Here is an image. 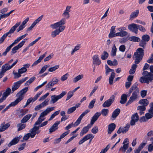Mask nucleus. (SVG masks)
Masks as SVG:
<instances>
[{
	"instance_id": "nucleus-1",
	"label": "nucleus",
	"mask_w": 153,
	"mask_h": 153,
	"mask_svg": "<svg viewBox=\"0 0 153 153\" xmlns=\"http://www.w3.org/2000/svg\"><path fill=\"white\" fill-rule=\"evenodd\" d=\"M143 50L141 48H138L137 51L134 53L133 58L134 59L135 64H134L131 68L129 71V74H134L136 69L137 67L136 64H138L142 60L144 55Z\"/></svg>"
},
{
	"instance_id": "nucleus-2",
	"label": "nucleus",
	"mask_w": 153,
	"mask_h": 153,
	"mask_svg": "<svg viewBox=\"0 0 153 153\" xmlns=\"http://www.w3.org/2000/svg\"><path fill=\"white\" fill-rule=\"evenodd\" d=\"M131 93V95L127 103V104H130L137 100L139 97V91L137 87V84L136 83L133 84L129 89L128 96H130Z\"/></svg>"
},
{
	"instance_id": "nucleus-3",
	"label": "nucleus",
	"mask_w": 153,
	"mask_h": 153,
	"mask_svg": "<svg viewBox=\"0 0 153 153\" xmlns=\"http://www.w3.org/2000/svg\"><path fill=\"white\" fill-rule=\"evenodd\" d=\"M150 69L151 72H148L146 71H144L142 74L143 76L141 77L139 79L140 82L141 83L149 84V82L153 80V65L150 66Z\"/></svg>"
},
{
	"instance_id": "nucleus-4",
	"label": "nucleus",
	"mask_w": 153,
	"mask_h": 153,
	"mask_svg": "<svg viewBox=\"0 0 153 153\" xmlns=\"http://www.w3.org/2000/svg\"><path fill=\"white\" fill-rule=\"evenodd\" d=\"M50 27L53 29H55L51 33V35L52 38H55L56 36L59 35L60 33L62 32L65 28V25H62L57 22L51 24Z\"/></svg>"
},
{
	"instance_id": "nucleus-5",
	"label": "nucleus",
	"mask_w": 153,
	"mask_h": 153,
	"mask_svg": "<svg viewBox=\"0 0 153 153\" xmlns=\"http://www.w3.org/2000/svg\"><path fill=\"white\" fill-rule=\"evenodd\" d=\"M18 61V60L16 59L11 65L7 63L2 66L1 70L0 72V79L4 76V73L10 69L15 65Z\"/></svg>"
},
{
	"instance_id": "nucleus-6",
	"label": "nucleus",
	"mask_w": 153,
	"mask_h": 153,
	"mask_svg": "<svg viewBox=\"0 0 153 153\" xmlns=\"http://www.w3.org/2000/svg\"><path fill=\"white\" fill-rule=\"evenodd\" d=\"M28 88L25 87L19 91L17 94L16 96L18 97L16 100L18 103L23 99L24 97V94L28 90Z\"/></svg>"
},
{
	"instance_id": "nucleus-7",
	"label": "nucleus",
	"mask_w": 153,
	"mask_h": 153,
	"mask_svg": "<svg viewBox=\"0 0 153 153\" xmlns=\"http://www.w3.org/2000/svg\"><path fill=\"white\" fill-rule=\"evenodd\" d=\"M67 94L65 91H62L60 94L58 95H53L51 96V99L50 102L51 103H54L59 100L61 99Z\"/></svg>"
},
{
	"instance_id": "nucleus-8",
	"label": "nucleus",
	"mask_w": 153,
	"mask_h": 153,
	"mask_svg": "<svg viewBox=\"0 0 153 153\" xmlns=\"http://www.w3.org/2000/svg\"><path fill=\"white\" fill-rule=\"evenodd\" d=\"M28 78V77H26L14 83L12 88L13 92L18 89L20 86L21 84L27 80Z\"/></svg>"
},
{
	"instance_id": "nucleus-9",
	"label": "nucleus",
	"mask_w": 153,
	"mask_h": 153,
	"mask_svg": "<svg viewBox=\"0 0 153 153\" xmlns=\"http://www.w3.org/2000/svg\"><path fill=\"white\" fill-rule=\"evenodd\" d=\"M115 96L114 95H112L110 98L105 101L102 104V106L104 108L110 107L114 100Z\"/></svg>"
},
{
	"instance_id": "nucleus-10",
	"label": "nucleus",
	"mask_w": 153,
	"mask_h": 153,
	"mask_svg": "<svg viewBox=\"0 0 153 153\" xmlns=\"http://www.w3.org/2000/svg\"><path fill=\"white\" fill-rule=\"evenodd\" d=\"M112 71H111L109 70H105V74L106 75H108L110 72H112L109 79V82L110 85L113 84V79L115 77L116 75L115 73L114 72V70L113 69H112Z\"/></svg>"
},
{
	"instance_id": "nucleus-11",
	"label": "nucleus",
	"mask_w": 153,
	"mask_h": 153,
	"mask_svg": "<svg viewBox=\"0 0 153 153\" xmlns=\"http://www.w3.org/2000/svg\"><path fill=\"white\" fill-rule=\"evenodd\" d=\"M62 16L63 18L57 22L62 25H64L65 24L66 19H68L70 17L69 13L64 12L62 14Z\"/></svg>"
},
{
	"instance_id": "nucleus-12",
	"label": "nucleus",
	"mask_w": 153,
	"mask_h": 153,
	"mask_svg": "<svg viewBox=\"0 0 153 153\" xmlns=\"http://www.w3.org/2000/svg\"><path fill=\"white\" fill-rule=\"evenodd\" d=\"M90 111L88 109H87L79 117L76 122L74 123V126H75L78 125L80 123L81 121L84 116Z\"/></svg>"
},
{
	"instance_id": "nucleus-13",
	"label": "nucleus",
	"mask_w": 153,
	"mask_h": 153,
	"mask_svg": "<svg viewBox=\"0 0 153 153\" xmlns=\"http://www.w3.org/2000/svg\"><path fill=\"white\" fill-rule=\"evenodd\" d=\"M25 39L19 43L17 45L14 47L11 50V54H14L17 51L19 48H21L25 43Z\"/></svg>"
},
{
	"instance_id": "nucleus-14",
	"label": "nucleus",
	"mask_w": 153,
	"mask_h": 153,
	"mask_svg": "<svg viewBox=\"0 0 153 153\" xmlns=\"http://www.w3.org/2000/svg\"><path fill=\"white\" fill-rule=\"evenodd\" d=\"M43 17V15H42L40 16H39V18H38L37 19L35 20L34 22L31 25V26L27 28V32L30 31L32 29V28L35 27L36 25L42 19V18Z\"/></svg>"
},
{
	"instance_id": "nucleus-15",
	"label": "nucleus",
	"mask_w": 153,
	"mask_h": 153,
	"mask_svg": "<svg viewBox=\"0 0 153 153\" xmlns=\"http://www.w3.org/2000/svg\"><path fill=\"white\" fill-rule=\"evenodd\" d=\"M94 137V136H93L92 134H88L84 137L82 140H80L79 141V145H81L86 141L88 140L90 138H91V139L90 140L89 142V143H90L91 140V139H93Z\"/></svg>"
},
{
	"instance_id": "nucleus-16",
	"label": "nucleus",
	"mask_w": 153,
	"mask_h": 153,
	"mask_svg": "<svg viewBox=\"0 0 153 153\" xmlns=\"http://www.w3.org/2000/svg\"><path fill=\"white\" fill-rule=\"evenodd\" d=\"M138 25L132 23L128 25V27L129 30L137 34L138 32Z\"/></svg>"
},
{
	"instance_id": "nucleus-17",
	"label": "nucleus",
	"mask_w": 153,
	"mask_h": 153,
	"mask_svg": "<svg viewBox=\"0 0 153 153\" xmlns=\"http://www.w3.org/2000/svg\"><path fill=\"white\" fill-rule=\"evenodd\" d=\"M139 119V117L137 113H136L133 115L131 117V120L130 121V125L134 126L135 125V123L138 121Z\"/></svg>"
},
{
	"instance_id": "nucleus-18",
	"label": "nucleus",
	"mask_w": 153,
	"mask_h": 153,
	"mask_svg": "<svg viewBox=\"0 0 153 153\" xmlns=\"http://www.w3.org/2000/svg\"><path fill=\"white\" fill-rule=\"evenodd\" d=\"M49 101V100L48 99L45 100L42 103L36 106L34 108L35 110L36 111H38L46 106L48 105Z\"/></svg>"
},
{
	"instance_id": "nucleus-19",
	"label": "nucleus",
	"mask_w": 153,
	"mask_h": 153,
	"mask_svg": "<svg viewBox=\"0 0 153 153\" xmlns=\"http://www.w3.org/2000/svg\"><path fill=\"white\" fill-rule=\"evenodd\" d=\"M93 64L96 65H99L101 63V60L99 59L98 55L96 54L92 57Z\"/></svg>"
},
{
	"instance_id": "nucleus-20",
	"label": "nucleus",
	"mask_w": 153,
	"mask_h": 153,
	"mask_svg": "<svg viewBox=\"0 0 153 153\" xmlns=\"http://www.w3.org/2000/svg\"><path fill=\"white\" fill-rule=\"evenodd\" d=\"M54 108L55 107H54L47 108L44 111L40 114V117H43L46 116L50 112L54 110Z\"/></svg>"
},
{
	"instance_id": "nucleus-21",
	"label": "nucleus",
	"mask_w": 153,
	"mask_h": 153,
	"mask_svg": "<svg viewBox=\"0 0 153 153\" xmlns=\"http://www.w3.org/2000/svg\"><path fill=\"white\" fill-rule=\"evenodd\" d=\"M60 121L56 122L49 129V133L51 134L57 129L58 128V126L60 124Z\"/></svg>"
},
{
	"instance_id": "nucleus-22",
	"label": "nucleus",
	"mask_w": 153,
	"mask_h": 153,
	"mask_svg": "<svg viewBox=\"0 0 153 153\" xmlns=\"http://www.w3.org/2000/svg\"><path fill=\"white\" fill-rule=\"evenodd\" d=\"M101 113L99 112H97L95 113L93 116L92 117L91 121L90 123L89 124L92 126L94 122L97 120L98 118L101 115Z\"/></svg>"
},
{
	"instance_id": "nucleus-23",
	"label": "nucleus",
	"mask_w": 153,
	"mask_h": 153,
	"mask_svg": "<svg viewBox=\"0 0 153 153\" xmlns=\"http://www.w3.org/2000/svg\"><path fill=\"white\" fill-rule=\"evenodd\" d=\"M10 126V124L9 123H5V122H3L0 126V132H3L7 129Z\"/></svg>"
},
{
	"instance_id": "nucleus-24",
	"label": "nucleus",
	"mask_w": 153,
	"mask_h": 153,
	"mask_svg": "<svg viewBox=\"0 0 153 153\" xmlns=\"http://www.w3.org/2000/svg\"><path fill=\"white\" fill-rule=\"evenodd\" d=\"M91 126V125L88 124L87 126L83 127L80 133V136H82L84 134H86Z\"/></svg>"
},
{
	"instance_id": "nucleus-25",
	"label": "nucleus",
	"mask_w": 153,
	"mask_h": 153,
	"mask_svg": "<svg viewBox=\"0 0 153 153\" xmlns=\"http://www.w3.org/2000/svg\"><path fill=\"white\" fill-rule=\"evenodd\" d=\"M120 111V110L119 108H117L114 110L112 114L111 119L112 120L115 119L119 114Z\"/></svg>"
},
{
	"instance_id": "nucleus-26",
	"label": "nucleus",
	"mask_w": 153,
	"mask_h": 153,
	"mask_svg": "<svg viewBox=\"0 0 153 153\" xmlns=\"http://www.w3.org/2000/svg\"><path fill=\"white\" fill-rule=\"evenodd\" d=\"M19 103L15 100V101L12 102L10 104L4 109L2 111L1 113H4L9 108L11 107L14 106L18 104Z\"/></svg>"
},
{
	"instance_id": "nucleus-27",
	"label": "nucleus",
	"mask_w": 153,
	"mask_h": 153,
	"mask_svg": "<svg viewBox=\"0 0 153 153\" xmlns=\"http://www.w3.org/2000/svg\"><path fill=\"white\" fill-rule=\"evenodd\" d=\"M20 137H15L8 144V146L10 147L11 146L15 145L17 144L20 140Z\"/></svg>"
},
{
	"instance_id": "nucleus-28",
	"label": "nucleus",
	"mask_w": 153,
	"mask_h": 153,
	"mask_svg": "<svg viewBox=\"0 0 153 153\" xmlns=\"http://www.w3.org/2000/svg\"><path fill=\"white\" fill-rule=\"evenodd\" d=\"M27 111L26 109H19L17 111V114L19 117H21L27 113Z\"/></svg>"
},
{
	"instance_id": "nucleus-29",
	"label": "nucleus",
	"mask_w": 153,
	"mask_h": 153,
	"mask_svg": "<svg viewBox=\"0 0 153 153\" xmlns=\"http://www.w3.org/2000/svg\"><path fill=\"white\" fill-rule=\"evenodd\" d=\"M116 127V125L114 123H111L108 126V132L109 134H111V132L114 130Z\"/></svg>"
},
{
	"instance_id": "nucleus-30",
	"label": "nucleus",
	"mask_w": 153,
	"mask_h": 153,
	"mask_svg": "<svg viewBox=\"0 0 153 153\" xmlns=\"http://www.w3.org/2000/svg\"><path fill=\"white\" fill-rule=\"evenodd\" d=\"M139 13V10H136L135 11L131 13L130 16V20H132L134 18L137 17Z\"/></svg>"
},
{
	"instance_id": "nucleus-31",
	"label": "nucleus",
	"mask_w": 153,
	"mask_h": 153,
	"mask_svg": "<svg viewBox=\"0 0 153 153\" xmlns=\"http://www.w3.org/2000/svg\"><path fill=\"white\" fill-rule=\"evenodd\" d=\"M47 52H46L42 55L41 56L39 59L36 61H35L33 64L32 66L36 65L39 63L41 60L45 56Z\"/></svg>"
},
{
	"instance_id": "nucleus-32",
	"label": "nucleus",
	"mask_w": 153,
	"mask_h": 153,
	"mask_svg": "<svg viewBox=\"0 0 153 153\" xmlns=\"http://www.w3.org/2000/svg\"><path fill=\"white\" fill-rule=\"evenodd\" d=\"M31 116V114H28L26 115L21 120V123H26L30 119Z\"/></svg>"
},
{
	"instance_id": "nucleus-33",
	"label": "nucleus",
	"mask_w": 153,
	"mask_h": 153,
	"mask_svg": "<svg viewBox=\"0 0 153 153\" xmlns=\"http://www.w3.org/2000/svg\"><path fill=\"white\" fill-rule=\"evenodd\" d=\"M127 95L125 94H122L121 97V100L120 101V103L122 104H125L127 100Z\"/></svg>"
},
{
	"instance_id": "nucleus-34",
	"label": "nucleus",
	"mask_w": 153,
	"mask_h": 153,
	"mask_svg": "<svg viewBox=\"0 0 153 153\" xmlns=\"http://www.w3.org/2000/svg\"><path fill=\"white\" fill-rule=\"evenodd\" d=\"M139 103L146 106L149 104V102L147 99H143L139 101Z\"/></svg>"
},
{
	"instance_id": "nucleus-35",
	"label": "nucleus",
	"mask_w": 153,
	"mask_h": 153,
	"mask_svg": "<svg viewBox=\"0 0 153 153\" xmlns=\"http://www.w3.org/2000/svg\"><path fill=\"white\" fill-rule=\"evenodd\" d=\"M84 75L83 74L79 75L73 79V82L74 83H76L79 80L83 78Z\"/></svg>"
},
{
	"instance_id": "nucleus-36",
	"label": "nucleus",
	"mask_w": 153,
	"mask_h": 153,
	"mask_svg": "<svg viewBox=\"0 0 153 153\" xmlns=\"http://www.w3.org/2000/svg\"><path fill=\"white\" fill-rule=\"evenodd\" d=\"M128 39L130 41L134 42H138L140 41V39L139 38L134 36L129 37Z\"/></svg>"
},
{
	"instance_id": "nucleus-37",
	"label": "nucleus",
	"mask_w": 153,
	"mask_h": 153,
	"mask_svg": "<svg viewBox=\"0 0 153 153\" xmlns=\"http://www.w3.org/2000/svg\"><path fill=\"white\" fill-rule=\"evenodd\" d=\"M129 146V143L126 144H123V146L121 147L120 149V151H122L124 153L126 152V150L127 149Z\"/></svg>"
},
{
	"instance_id": "nucleus-38",
	"label": "nucleus",
	"mask_w": 153,
	"mask_h": 153,
	"mask_svg": "<svg viewBox=\"0 0 153 153\" xmlns=\"http://www.w3.org/2000/svg\"><path fill=\"white\" fill-rule=\"evenodd\" d=\"M128 33L126 31H120L119 32L116 33V35L117 36L122 37L124 36L127 35Z\"/></svg>"
},
{
	"instance_id": "nucleus-39",
	"label": "nucleus",
	"mask_w": 153,
	"mask_h": 153,
	"mask_svg": "<svg viewBox=\"0 0 153 153\" xmlns=\"http://www.w3.org/2000/svg\"><path fill=\"white\" fill-rule=\"evenodd\" d=\"M117 51V48L115 44H114L112 49L111 56L113 57L116 55V53Z\"/></svg>"
},
{
	"instance_id": "nucleus-40",
	"label": "nucleus",
	"mask_w": 153,
	"mask_h": 153,
	"mask_svg": "<svg viewBox=\"0 0 153 153\" xmlns=\"http://www.w3.org/2000/svg\"><path fill=\"white\" fill-rule=\"evenodd\" d=\"M36 131L33 127L30 130V133H29V134H30L31 138H33L34 137L36 134Z\"/></svg>"
},
{
	"instance_id": "nucleus-41",
	"label": "nucleus",
	"mask_w": 153,
	"mask_h": 153,
	"mask_svg": "<svg viewBox=\"0 0 153 153\" xmlns=\"http://www.w3.org/2000/svg\"><path fill=\"white\" fill-rule=\"evenodd\" d=\"M14 45L12 43L7 48L5 51L3 53L2 55L4 56H6L7 53L10 50L11 48Z\"/></svg>"
},
{
	"instance_id": "nucleus-42",
	"label": "nucleus",
	"mask_w": 153,
	"mask_h": 153,
	"mask_svg": "<svg viewBox=\"0 0 153 153\" xmlns=\"http://www.w3.org/2000/svg\"><path fill=\"white\" fill-rule=\"evenodd\" d=\"M26 125L25 124H22L19 123L17 124V126L18 127V131H20L25 128L26 127Z\"/></svg>"
},
{
	"instance_id": "nucleus-43",
	"label": "nucleus",
	"mask_w": 153,
	"mask_h": 153,
	"mask_svg": "<svg viewBox=\"0 0 153 153\" xmlns=\"http://www.w3.org/2000/svg\"><path fill=\"white\" fill-rule=\"evenodd\" d=\"M25 36L24 35L22 36H21L19 37L16 39H15L13 42L12 43V44L15 45L16 44L18 43L22 39L24 38H25Z\"/></svg>"
},
{
	"instance_id": "nucleus-44",
	"label": "nucleus",
	"mask_w": 153,
	"mask_h": 153,
	"mask_svg": "<svg viewBox=\"0 0 153 153\" xmlns=\"http://www.w3.org/2000/svg\"><path fill=\"white\" fill-rule=\"evenodd\" d=\"M36 79L35 77L31 78L29 80L27 81L25 84V86H27L32 83Z\"/></svg>"
},
{
	"instance_id": "nucleus-45",
	"label": "nucleus",
	"mask_w": 153,
	"mask_h": 153,
	"mask_svg": "<svg viewBox=\"0 0 153 153\" xmlns=\"http://www.w3.org/2000/svg\"><path fill=\"white\" fill-rule=\"evenodd\" d=\"M59 66L58 65H56L48 69V71L50 72H52L56 70L59 68Z\"/></svg>"
},
{
	"instance_id": "nucleus-46",
	"label": "nucleus",
	"mask_w": 153,
	"mask_h": 153,
	"mask_svg": "<svg viewBox=\"0 0 153 153\" xmlns=\"http://www.w3.org/2000/svg\"><path fill=\"white\" fill-rule=\"evenodd\" d=\"M78 107V106H77V107L76 106H74L68 108L67 111V113L68 114H69L72 113L76 110V108Z\"/></svg>"
},
{
	"instance_id": "nucleus-47",
	"label": "nucleus",
	"mask_w": 153,
	"mask_h": 153,
	"mask_svg": "<svg viewBox=\"0 0 153 153\" xmlns=\"http://www.w3.org/2000/svg\"><path fill=\"white\" fill-rule=\"evenodd\" d=\"M50 66V65H44L41 68V70L39 71V74H41L44 72L47 69L49 68Z\"/></svg>"
},
{
	"instance_id": "nucleus-48",
	"label": "nucleus",
	"mask_w": 153,
	"mask_h": 153,
	"mask_svg": "<svg viewBox=\"0 0 153 153\" xmlns=\"http://www.w3.org/2000/svg\"><path fill=\"white\" fill-rule=\"evenodd\" d=\"M130 127V125L128 123L126 125V126L124 128H122L121 127V129L123 131V133H126L127 131H128Z\"/></svg>"
},
{
	"instance_id": "nucleus-49",
	"label": "nucleus",
	"mask_w": 153,
	"mask_h": 153,
	"mask_svg": "<svg viewBox=\"0 0 153 153\" xmlns=\"http://www.w3.org/2000/svg\"><path fill=\"white\" fill-rule=\"evenodd\" d=\"M60 111V110H59L55 112L51 115L50 118L48 119V121H50L52 120L55 117V116L58 115L59 114Z\"/></svg>"
},
{
	"instance_id": "nucleus-50",
	"label": "nucleus",
	"mask_w": 153,
	"mask_h": 153,
	"mask_svg": "<svg viewBox=\"0 0 153 153\" xmlns=\"http://www.w3.org/2000/svg\"><path fill=\"white\" fill-rule=\"evenodd\" d=\"M80 48V45H78L74 47L73 50L72 51H71V55H73L74 54V53L77 51L79 50Z\"/></svg>"
},
{
	"instance_id": "nucleus-51",
	"label": "nucleus",
	"mask_w": 153,
	"mask_h": 153,
	"mask_svg": "<svg viewBox=\"0 0 153 153\" xmlns=\"http://www.w3.org/2000/svg\"><path fill=\"white\" fill-rule=\"evenodd\" d=\"M11 91V90L9 88H7L5 91L3 93V95L6 97L10 94Z\"/></svg>"
},
{
	"instance_id": "nucleus-52",
	"label": "nucleus",
	"mask_w": 153,
	"mask_h": 153,
	"mask_svg": "<svg viewBox=\"0 0 153 153\" xmlns=\"http://www.w3.org/2000/svg\"><path fill=\"white\" fill-rule=\"evenodd\" d=\"M108 112L109 110L108 109L104 108L102 110L101 114L103 116H105L107 115Z\"/></svg>"
},
{
	"instance_id": "nucleus-53",
	"label": "nucleus",
	"mask_w": 153,
	"mask_h": 153,
	"mask_svg": "<svg viewBox=\"0 0 153 153\" xmlns=\"http://www.w3.org/2000/svg\"><path fill=\"white\" fill-rule=\"evenodd\" d=\"M149 39L150 37L147 34L144 35L142 37V39L146 42L149 41Z\"/></svg>"
},
{
	"instance_id": "nucleus-54",
	"label": "nucleus",
	"mask_w": 153,
	"mask_h": 153,
	"mask_svg": "<svg viewBox=\"0 0 153 153\" xmlns=\"http://www.w3.org/2000/svg\"><path fill=\"white\" fill-rule=\"evenodd\" d=\"M96 101V99H94L90 102L88 106V108L89 109H92L93 108L95 102Z\"/></svg>"
},
{
	"instance_id": "nucleus-55",
	"label": "nucleus",
	"mask_w": 153,
	"mask_h": 153,
	"mask_svg": "<svg viewBox=\"0 0 153 153\" xmlns=\"http://www.w3.org/2000/svg\"><path fill=\"white\" fill-rule=\"evenodd\" d=\"M108 53L107 52L104 51L101 56V59L102 60L106 59L108 58Z\"/></svg>"
},
{
	"instance_id": "nucleus-56",
	"label": "nucleus",
	"mask_w": 153,
	"mask_h": 153,
	"mask_svg": "<svg viewBox=\"0 0 153 153\" xmlns=\"http://www.w3.org/2000/svg\"><path fill=\"white\" fill-rule=\"evenodd\" d=\"M68 73H66L61 77L60 80L62 81H65L68 79Z\"/></svg>"
},
{
	"instance_id": "nucleus-57",
	"label": "nucleus",
	"mask_w": 153,
	"mask_h": 153,
	"mask_svg": "<svg viewBox=\"0 0 153 153\" xmlns=\"http://www.w3.org/2000/svg\"><path fill=\"white\" fill-rule=\"evenodd\" d=\"M44 119L41 118L40 117L37 120L36 122L34 124V126H36V125H39L40 124V123L42 122L43 120H44Z\"/></svg>"
},
{
	"instance_id": "nucleus-58",
	"label": "nucleus",
	"mask_w": 153,
	"mask_h": 153,
	"mask_svg": "<svg viewBox=\"0 0 153 153\" xmlns=\"http://www.w3.org/2000/svg\"><path fill=\"white\" fill-rule=\"evenodd\" d=\"M47 83V81H45L41 85L38 86L37 87L35 88L34 89V91H37L38 89L42 87L43 86H44L45 84Z\"/></svg>"
},
{
	"instance_id": "nucleus-59",
	"label": "nucleus",
	"mask_w": 153,
	"mask_h": 153,
	"mask_svg": "<svg viewBox=\"0 0 153 153\" xmlns=\"http://www.w3.org/2000/svg\"><path fill=\"white\" fill-rule=\"evenodd\" d=\"M74 95V93L72 91H69L67 94V97L66 100V101L69 100Z\"/></svg>"
},
{
	"instance_id": "nucleus-60",
	"label": "nucleus",
	"mask_w": 153,
	"mask_h": 153,
	"mask_svg": "<svg viewBox=\"0 0 153 153\" xmlns=\"http://www.w3.org/2000/svg\"><path fill=\"white\" fill-rule=\"evenodd\" d=\"M27 68H24L23 67L22 68L20 69H19L18 71V72H19L22 74L23 73L26 72L27 71Z\"/></svg>"
},
{
	"instance_id": "nucleus-61",
	"label": "nucleus",
	"mask_w": 153,
	"mask_h": 153,
	"mask_svg": "<svg viewBox=\"0 0 153 153\" xmlns=\"http://www.w3.org/2000/svg\"><path fill=\"white\" fill-rule=\"evenodd\" d=\"M8 35L6 33L4 34L0 39V44L2 43L4 40L7 37Z\"/></svg>"
},
{
	"instance_id": "nucleus-62",
	"label": "nucleus",
	"mask_w": 153,
	"mask_h": 153,
	"mask_svg": "<svg viewBox=\"0 0 153 153\" xmlns=\"http://www.w3.org/2000/svg\"><path fill=\"white\" fill-rule=\"evenodd\" d=\"M98 131V127L97 126L94 127L91 130V132L93 134H96Z\"/></svg>"
},
{
	"instance_id": "nucleus-63",
	"label": "nucleus",
	"mask_w": 153,
	"mask_h": 153,
	"mask_svg": "<svg viewBox=\"0 0 153 153\" xmlns=\"http://www.w3.org/2000/svg\"><path fill=\"white\" fill-rule=\"evenodd\" d=\"M150 108L149 110V112L153 114V102H151L149 105Z\"/></svg>"
},
{
	"instance_id": "nucleus-64",
	"label": "nucleus",
	"mask_w": 153,
	"mask_h": 153,
	"mask_svg": "<svg viewBox=\"0 0 153 153\" xmlns=\"http://www.w3.org/2000/svg\"><path fill=\"white\" fill-rule=\"evenodd\" d=\"M110 147L109 145H108L105 149H102L100 153H105L109 149Z\"/></svg>"
}]
</instances>
